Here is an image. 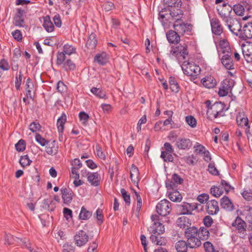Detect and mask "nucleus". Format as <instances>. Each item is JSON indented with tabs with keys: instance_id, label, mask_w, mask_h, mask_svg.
<instances>
[{
	"instance_id": "1",
	"label": "nucleus",
	"mask_w": 252,
	"mask_h": 252,
	"mask_svg": "<svg viewBox=\"0 0 252 252\" xmlns=\"http://www.w3.org/2000/svg\"><path fill=\"white\" fill-rule=\"evenodd\" d=\"M198 233V228L194 226L185 231V237L190 249H196L201 246L202 243L199 239Z\"/></svg>"
},
{
	"instance_id": "2",
	"label": "nucleus",
	"mask_w": 252,
	"mask_h": 252,
	"mask_svg": "<svg viewBox=\"0 0 252 252\" xmlns=\"http://www.w3.org/2000/svg\"><path fill=\"white\" fill-rule=\"evenodd\" d=\"M205 104L208 108L206 114L208 119L212 120L224 116V106L221 102H216L211 105V101L207 100L205 101Z\"/></svg>"
},
{
	"instance_id": "3",
	"label": "nucleus",
	"mask_w": 252,
	"mask_h": 252,
	"mask_svg": "<svg viewBox=\"0 0 252 252\" xmlns=\"http://www.w3.org/2000/svg\"><path fill=\"white\" fill-rule=\"evenodd\" d=\"M181 67L184 73L189 76H195L200 71V68L198 65L188 61H184Z\"/></svg>"
},
{
	"instance_id": "4",
	"label": "nucleus",
	"mask_w": 252,
	"mask_h": 252,
	"mask_svg": "<svg viewBox=\"0 0 252 252\" xmlns=\"http://www.w3.org/2000/svg\"><path fill=\"white\" fill-rule=\"evenodd\" d=\"M171 209V203L167 199L161 200L156 206L157 213L161 216H166L169 215Z\"/></svg>"
},
{
	"instance_id": "5",
	"label": "nucleus",
	"mask_w": 252,
	"mask_h": 252,
	"mask_svg": "<svg viewBox=\"0 0 252 252\" xmlns=\"http://www.w3.org/2000/svg\"><path fill=\"white\" fill-rule=\"evenodd\" d=\"M217 10L219 15L224 22L232 17L231 13L232 7L226 2H223L221 5H219L217 7Z\"/></svg>"
},
{
	"instance_id": "6",
	"label": "nucleus",
	"mask_w": 252,
	"mask_h": 252,
	"mask_svg": "<svg viewBox=\"0 0 252 252\" xmlns=\"http://www.w3.org/2000/svg\"><path fill=\"white\" fill-rule=\"evenodd\" d=\"M230 31L236 36L239 37L242 26L240 21L236 18L231 17L224 22Z\"/></svg>"
},
{
	"instance_id": "7",
	"label": "nucleus",
	"mask_w": 252,
	"mask_h": 252,
	"mask_svg": "<svg viewBox=\"0 0 252 252\" xmlns=\"http://www.w3.org/2000/svg\"><path fill=\"white\" fill-rule=\"evenodd\" d=\"M182 10L181 9H177V11H175V10L172 11L171 9H167L166 8H164L159 12V19H165L166 20H168L170 19V17L176 18L178 15L182 14Z\"/></svg>"
},
{
	"instance_id": "8",
	"label": "nucleus",
	"mask_w": 252,
	"mask_h": 252,
	"mask_svg": "<svg viewBox=\"0 0 252 252\" xmlns=\"http://www.w3.org/2000/svg\"><path fill=\"white\" fill-rule=\"evenodd\" d=\"M170 52L171 54L176 57L180 55L183 60H186L189 55L188 46L186 44L183 45L180 44L177 47H172Z\"/></svg>"
},
{
	"instance_id": "9",
	"label": "nucleus",
	"mask_w": 252,
	"mask_h": 252,
	"mask_svg": "<svg viewBox=\"0 0 252 252\" xmlns=\"http://www.w3.org/2000/svg\"><path fill=\"white\" fill-rule=\"evenodd\" d=\"M241 40H246L252 38V23L248 22L246 24L240 31L239 37Z\"/></svg>"
},
{
	"instance_id": "10",
	"label": "nucleus",
	"mask_w": 252,
	"mask_h": 252,
	"mask_svg": "<svg viewBox=\"0 0 252 252\" xmlns=\"http://www.w3.org/2000/svg\"><path fill=\"white\" fill-rule=\"evenodd\" d=\"M74 239L75 244L78 247L85 245L89 240V236L85 231L79 230L74 236Z\"/></svg>"
},
{
	"instance_id": "11",
	"label": "nucleus",
	"mask_w": 252,
	"mask_h": 252,
	"mask_svg": "<svg viewBox=\"0 0 252 252\" xmlns=\"http://www.w3.org/2000/svg\"><path fill=\"white\" fill-rule=\"evenodd\" d=\"M198 204L196 203H189L184 202L179 208L180 214L182 215H191L192 212L197 209Z\"/></svg>"
},
{
	"instance_id": "12",
	"label": "nucleus",
	"mask_w": 252,
	"mask_h": 252,
	"mask_svg": "<svg viewBox=\"0 0 252 252\" xmlns=\"http://www.w3.org/2000/svg\"><path fill=\"white\" fill-rule=\"evenodd\" d=\"M242 49L244 57L248 63L252 62V42H246L243 44Z\"/></svg>"
},
{
	"instance_id": "13",
	"label": "nucleus",
	"mask_w": 252,
	"mask_h": 252,
	"mask_svg": "<svg viewBox=\"0 0 252 252\" xmlns=\"http://www.w3.org/2000/svg\"><path fill=\"white\" fill-rule=\"evenodd\" d=\"M210 24L212 33L216 35H220L223 32V28L220 21L217 18L210 20Z\"/></svg>"
},
{
	"instance_id": "14",
	"label": "nucleus",
	"mask_w": 252,
	"mask_h": 252,
	"mask_svg": "<svg viewBox=\"0 0 252 252\" xmlns=\"http://www.w3.org/2000/svg\"><path fill=\"white\" fill-rule=\"evenodd\" d=\"M206 210L209 215L217 214L220 210L218 201L214 199L208 201L206 204Z\"/></svg>"
},
{
	"instance_id": "15",
	"label": "nucleus",
	"mask_w": 252,
	"mask_h": 252,
	"mask_svg": "<svg viewBox=\"0 0 252 252\" xmlns=\"http://www.w3.org/2000/svg\"><path fill=\"white\" fill-rule=\"evenodd\" d=\"M192 145V142L189 138H178L176 142V146L179 149H189Z\"/></svg>"
},
{
	"instance_id": "16",
	"label": "nucleus",
	"mask_w": 252,
	"mask_h": 252,
	"mask_svg": "<svg viewBox=\"0 0 252 252\" xmlns=\"http://www.w3.org/2000/svg\"><path fill=\"white\" fill-rule=\"evenodd\" d=\"M232 226L234 227L238 232L244 233L246 231V223L239 216L237 217L232 223Z\"/></svg>"
},
{
	"instance_id": "17",
	"label": "nucleus",
	"mask_w": 252,
	"mask_h": 252,
	"mask_svg": "<svg viewBox=\"0 0 252 252\" xmlns=\"http://www.w3.org/2000/svg\"><path fill=\"white\" fill-rule=\"evenodd\" d=\"M230 82V81L227 79H225L221 82V87L220 88L219 91L220 96H224L228 94L229 91L232 88Z\"/></svg>"
},
{
	"instance_id": "18",
	"label": "nucleus",
	"mask_w": 252,
	"mask_h": 252,
	"mask_svg": "<svg viewBox=\"0 0 252 252\" xmlns=\"http://www.w3.org/2000/svg\"><path fill=\"white\" fill-rule=\"evenodd\" d=\"M61 192L62 195V199L64 203L68 204L72 200L73 192L70 189L62 188Z\"/></svg>"
},
{
	"instance_id": "19",
	"label": "nucleus",
	"mask_w": 252,
	"mask_h": 252,
	"mask_svg": "<svg viewBox=\"0 0 252 252\" xmlns=\"http://www.w3.org/2000/svg\"><path fill=\"white\" fill-rule=\"evenodd\" d=\"M220 206L226 211L231 212L234 209L233 203L226 196H224L220 199Z\"/></svg>"
},
{
	"instance_id": "20",
	"label": "nucleus",
	"mask_w": 252,
	"mask_h": 252,
	"mask_svg": "<svg viewBox=\"0 0 252 252\" xmlns=\"http://www.w3.org/2000/svg\"><path fill=\"white\" fill-rule=\"evenodd\" d=\"M236 122L238 126H247L246 132L247 133L250 130V126L249 125V120L243 113H239L236 117Z\"/></svg>"
},
{
	"instance_id": "21",
	"label": "nucleus",
	"mask_w": 252,
	"mask_h": 252,
	"mask_svg": "<svg viewBox=\"0 0 252 252\" xmlns=\"http://www.w3.org/2000/svg\"><path fill=\"white\" fill-rule=\"evenodd\" d=\"M202 85L207 88H213L217 85V81L213 76H206L203 78L201 81Z\"/></svg>"
},
{
	"instance_id": "22",
	"label": "nucleus",
	"mask_w": 252,
	"mask_h": 252,
	"mask_svg": "<svg viewBox=\"0 0 252 252\" xmlns=\"http://www.w3.org/2000/svg\"><path fill=\"white\" fill-rule=\"evenodd\" d=\"M168 41L172 44H178L180 41L179 35L173 30H169L166 34Z\"/></svg>"
},
{
	"instance_id": "23",
	"label": "nucleus",
	"mask_w": 252,
	"mask_h": 252,
	"mask_svg": "<svg viewBox=\"0 0 252 252\" xmlns=\"http://www.w3.org/2000/svg\"><path fill=\"white\" fill-rule=\"evenodd\" d=\"M177 225L181 228L186 229L191 227V220L187 217H181L179 218L177 220Z\"/></svg>"
},
{
	"instance_id": "24",
	"label": "nucleus",
	"mask_w": 252,
	"mask_h": 252,
	"mask_svg": "<svg viewBox=\"0 0 252 252\" xmlns=\"http://www.w3.org/2000/svg\"><path fill=\"white\" fill-rule=\"evenodd\" d=\"M221 60L222 64L226 69L231 70L234 68L233 61L231 58V53L223 55Z\"/></svg>"
},
{
	"instance_id": "25",
	"label": "nucleus",
	"mask_w": 252,
	"mask_h": 252,
	"mask_svg": "<svg viewBox=\"0 0 252 252\" xmlns=\"http://www.w3.org/2000/svg\"><path fill=\"white\" fill-rule=\"evenodd\" d=\"M152 234L159 235L163 234L165 231L164 225L160 222H155L151 227Z\"/></svg>"
},
{
	"instance_id": "26",
	"label": "nucleus",
	"mask_w": 252,
	"mask_h": 252,
	"mask_svg": "<svg viewBox=\"0 0 252 252\" xmlns=\"http://www.w3.org/2000/svg\"><path fill=\"white\" fill-rule=\"evenodd\" d=\"M100 179V176L97 172L91 173L87 178L91 185L94 187L99 185Z\"/></svg>"
},
{
	"instance_id": "27",
	"label": "nucleus",
	"mask_w": 252,
	"mask_h": 252,
	"mask_svg": "<svg viewBox=\"0 0 252 252\" xmlns=\"http://www.w3.org/2000/svg\"><path fill=\"white\" fill-rule=\"evenodd\" d=\"M139 172L138 168L134 165L132 164L130 170V178L134 184L138 186Z\"/></svg>"
},
{
	"instance_id": "28",
	"label": "nucleus",
	"mask_w": 252,
	"mask_h": 252,
	"mask_svg": "<svg viewBox=\"0 0 252 252\" xmlns=\"http://www.w3.org/2000/svg\"><path fill=\"white\" fill-rule=\"evenodd\" d=\"M46 152L48 155H56L58 151V145L57 142L56 140H53L50 143H49L46 145Z\"/></svg>"
},
{
	"instance_id": "29",
	"label": "nucleus",
	"mask_w": 252,
	"mask_h": 252,
	"mask_svg": "<svg viewBox=\"0 0 252 252\" xmlns=\"http://www.w3.org/2000/svg\"><path fill=\"white\" fill-rule=\"evenodd\" d=\"M173 28L174 31L179 35V34H184V33L187 31V26L184 22L180 23L179 21H176L174 24Z\"/></svg>"
},
{
	"instance_id": "30",
	"label": "nucleus",
	"mask_w": 252,
	"mask_h": 252,
	"mask_svg": "<svg viewBox=\"0 0 252 252\" xmlns=\"http://www.w3.org/2000/svg\"><path fill=\"white\" fill-rule=\"evenodd\" d=\"M163 2L164 5L168 7L176 8L175 11L180 9V8L182 5L181 0H163Z\"/></svg>"
},
{
	"instance_id": "31",
	"label": "nucleus",
	"mask_w": 252,
	"mask_h": 252,
	"mask_svg": "<svg viewBox=\"0 0 252 252\" xmlns=\"http://www.w3.org/2000/svg\"><path fill=\"white\" fill-rule=\"evenodd\" d=\"M151 241L157 245L163 246L167 243V240L165 237L160 236V235L151 234L150 236Z\"/></svg>"
},
{
	"instance_id": "32",
	"label": "nucleus",
	"mask_w": 252,
	"mask_h": 252,
	"mask_svg": "<svg viewBox=\"0 0 252 252\" xmlns=\"http://www.w3.org/2000/svg\"><path fill=\"white\" fill-rule=\"evenodd\" d=\"M175 248L178 252H188L190 247L187 241L179 240L176 243Z\"/></svg>"
},
{
	"instance_id": "33",
	"label": "nucleus",
	"mask_w": 252,
	"mask_h": 252,
	"mask_svg": "<svg viewBox=\"0 0 252 252\" xmlns=\"http://www.w3.org/2000/svg\"><path fill=\"white\" fill-rule=\"evenodd\" d=\"M97 43L96 35L94 33H92L88 37L86 42V46L90 49H94Z\"/></svg>"
},
{
	"instance_id": "34",
	"label": "nucleus",
	"mask_w": 252,
	"mask_h": 252,
	"mask_svg": "<svg viewBox=\"0 0 252 252\" xmlns=\"http://www.w3.org/2000/svg\"><path fill=\"white\" fill-rule=\"evenodd\" d=\"M44 22L43 24V26L45 29V30L48 32H52L54 30V26L51 21V19L49 16L47 15L45 17H43Z\"/></svg>"
},
{
	"instance_id": "35",
	"label": "nucleus",
	"mask_w": 252,
	"mask_h": 252,
	"mask_svg": "<svg viewBox=\"0 0 252 252\" xmlns=\"http://www.w3.org/2000/svg\"><path fill=\"white\" fill-rule=\"evenodd\" d=\"M219 46L223 54H230V47L229 42L226 39H223L220 41Z\"/></svg>"
},
{
	"instance_id": "36",
	"label": "nucleus",
	"mask_w": 252,
	"mask_h": 252,
	"mask_svg": "<svg viewBox=\"0 0 252 252\" xmlns=\"http://www.w3.org/2000/svg\"><path fill=\"white\" fill-rule=\"evenodd\" d=\"M42 208L50 212L53 211L56 208V203L53 200L48 199L43 201Z\"/></svg>"
},
{
	"instance_id": "37",
	"label": "nucleus",
	"mask_w": 252,
	"mask_h": 252,
	"mask_svg": "<svg viewBox=\"0 0 252 252\" xmlns=\"http://www.w3.org/2000/svg\"><path fill=\"white\" fill-rule=\"evenodd\" d=\"M198 232H199L198 235L200 241L201 240H206L209 238L210 232L207 228L201 227L199 229H198Z\"/></svg>"
},
{
	"instance_id": "38",
	"label": "nucleus",
	"mask_w": 252,
	"mask_h": 252,
	"mask_svg": "<svg viewBox=\"0 0 252 252\" xmlns=\"http://www.w3.org/2000/svg\"><path fill=\"white\" fill-rule=\"evenodd\" d=\"M66 120V117L64 113H63L61 116L57 120V127L60 133H62L64 129V124Z\"/></svg>"
},
{
	"instance_id": "39",
	"label": "nucleus",
	"mask_w": 252,
	"mask_h": 252,
	"mask_svg": "<svg viewBox=\"0 0 252 252\" xmlns=\"http://www.w3.org/2000/svg\"><path fill=\"white\" fill-rule=\"evenodd\" d=\"M168 196L170 200L173 202H180L182 199V195L177 190L169 192Z\"/></svg>"
},
{
	"instance_id": "40",
	"label": "nucleus",
	"mask_w": 252,
	"mask_h": 252,
	"mask_svg": "<svg viewBox=\"0 0 252 252\" xmlns=\"http://www.w3.org/2000/svg\"><path fill=\"white\" fill-rule=\"evenodd\" d=\"M92 215V213L88 211L84 206L82 207L79 218L80 220H88Z\"/></svg>"
},
{
	"instance_id": "41",
	"label": "nucleus",
	"mask_w": 252,
	"mask_h": 252,
	"mask_svg": "<svg viewBox=\"0 0 252 252\" xmlns=\"http://www.w3.org/2000/svg\"><path fill=\"white\" fill-rule=\"evenodd\" d=\"M91 92L99 98H106L105 92L101 89L93 87L91 90Z\"/></svg>"
},
{
	"instance_id": "42",
	"label": "nucleus",
	"mask_w": 252,
	"mask_h": 252,
	"mask_svg": "<svg viewBox=\"0 0 252 252\" xmlns=\"http://www.w3.org/2000/svg\"><path fill=\"white\" fill-rule=\"evenodd\" d=\"M63 64V68L67 71L68 70H74L76 68L75 64L70 59H67Z\"/></svg>"
},
{
	"instance_id": "43",
	"label": "nucleus",
	"mask_w": 252,
	"mask_h": 252,
	"mask_svg": "<svg viewBox=\"0 0 252 252\" xmlns=\"http://www.w3.org/2000/svg\"><path fill=\"white\" fill-rule=\"evenodd\" d=\"M210 191L211 193L214 196H215L216 197H219L223 193V190H222L220 185L219 187L214 186L212 187L211 188Z\"/></svg>"
},
{
	"instance_id": "44",
	"label": "nucleus",
	"mask_w": 252,
	"mask_h": 252,
	"mask_svg": "<svg viewBox=\"0 0 252 252\" xmlns=\"http://www.w3.org/2000/svg\"><path fill=\"white\" fill-rule=\"evenodd\" d=\"M32 162V161L28 155L21 156L19 160V163L23 167L29 166Z\"/></svg>"
},
{
	"instance_id": "45",
	"label": "nucleus",
	"mask_w": 252,
	"mask_h": 252,
	"mask_svg": "<svg viewBox=\"0 0 252 252\" xmlns=\"http://www.w3.org/2000/svg\"><path fill=\"white\" fill-rule=\"evenodd\" d=\"M94 61L101 65H104L107 63L106 55L103 54H97L94 57Z\"/></svg>"
},
{
	"instance_id": "46",
	"label": "nucleus",
	"mask_w": 252,
	"mask_h": 252,
	"mask_svg": "<svg viewBox=\"0 0 252 252\" xmlns=\"http://www.w3.org/2000/svg\"><path fill=\"white\" fill-rule=\"evenodd\" d=\"M232 10H233L236 15L239 16H242L245 11L244 6L240 4L234 5L232 7Z\"/></svg>"
},
{
	"instance_id": "47",
	"label": "nucleus",
	"mask_w": 252,
	"mask_h": 252,
	"mask_svg": "<svg viewBox=\"0 0 252 252\" xmlns=\"http://www.w3.org/2000/svg\"><path fill=\"white\" fill-rule=\"evenodd\" d=\"M160 158H162L165 162H173L174 160V158L172 154L163 151L161 152Z\"/></svg>"
},
{
	"instance_id": "48",
	"label": "nucleus",
	"mask_w": 252,
	"mask_h": 252,
	"mask_svg": "<svg viewBox=\"0 0 252 252\" xmlns=\"http://www.w3.org/2000/svg\"><path fill=\"white\" fill-rule=\"evenodd\" d=\"M121 193L124 200L126 204L129 206L130 204V196L125 189H121Z\"/></svg>"
},
{
	"instance_id": "49",
	"label": "nucleus",
	"mask_w": 252,
	"mask_h": 252,
	"mask_svg": "<svg viewBox=\"0 0 252 252\" xmlns=\"http://www.w3.org/2000/svg\"><path fill=\"white\" fill-rule=\"evenodd\" d=\"M79 118L80 121L82 122V124L84 126H86L88 124L89 116L85 112L82 111L79 113Z\"/></svg>"
},
{
	"instance_id": "50",
	"label": "nucleus",
	"mask_w": 252,
	"mask_h": 252,
	"mask_svg": "<svg viewBox=\"0 0 252 252\" xmlns=\"http://www.w3.org/2000/svg\"><path fill=\"white\" fill-rule=\"evenodd\" d=\"M17 151L23 152L26 149L25 141L22 139H20L15 145Z\"/></svg>"
},
{
	"instance_id": "51",
	"label": "nucleus",
	"mask_w": 252,
	"mask_h": 252,
	"mask_svg": "<svg viewBox=\"0 0 252 252\" xmlns=\"http://www.w3.org/2000/svg\"><path fill=\"white\" fill-rule=\"evenodd\" d=\"M186 122L191 127H195L197 125V122L194 117L191 115L186 117Z\"/></svg>"
},
{
	"instance_id": "52",
	"label": "nucleus",
	"mask_w": 252,
	"mask_h": 252,
	"mask_svg": "<svg viewBox=\"0 0 252 252\" xmlns=\"http://www.w3.org/2000/svg\"><path fill=\"white\" fill-rule=\"evenodd\" d=\"M35 140L38 142L41 146H44L47 145L49 141L46 140L45 138H43L40 134L36 133L35 134Z\"/></svg>"
},
{
	"instance_id": "53",
	"label": "nucleus",
	"mask_w": 252,
	"mask_h": 252,
	"mask_svg": "<svg viewBox=\"0 0 252 252\" xmlns=\"http://www.w3.org/2000/svg\"><path fill=\"white\" fill-rule=\"evenodd\" d=\"M96 218L97 219V224H101L103 222V215L102 209L98 208L95 212Z\"/></svg>"
},
{
	"instance_id": "54",
	"label": "nucleus",
	"mask_w": 252,
	"mask_h": 252,
	"mask_svg": "<svg viewBox=\"0 0 252 252\" xmlns=\"http://www.w3.org/2000/svg\"><path fill=\"white\" fill-rule=\"evenodd\" d=\"M63 52H64L65 53V54L70 55L72 53H75L76 48L73 47L71 45L66 44L63 46Z\"/></svg>"
},
{
	"instance_id": "55",
	"label": "nucleus",
	"mask_w": 252,
	"mask_h": 252,
	"mask_svg": "<svg viewBox=\"0 0 252 252\" xmlns=\"http://www.w3.org/2000/svg\"><path fill=\"white\" fill-rule=\"evenodd\" d=\"M205 252H215L214 245L209 241L205 242L203 244Z\"/></svg>"
},
{
	"instance_id": "56",
	"label": "nucleus",
	"mask_w": 252,
	"mask_h": 252,
	"mask_svg": "<svg viewBox=\"0 0 252 252\" xmlns=\"http://www.w3.org/2000/svg\"><path fill=\"white\" fill-rule=\"evenodd\" d=\"M22 77L23 74L21 71H19L18 75L17 74V73L16 74V81L15 82V85L17 90L20 89V86L21 85Z\"/></svg>"
},
{
	"instance_id": "57",
	"label": "nucleus",
	"mask_w": 252,
	"mask_h": 252,
	"mask_svg": "<svg viewBox=\"0 0 252 252\" xmlns=\"http://www.w3.org/2000/svg\"><path fill=\"white\" fill-rule=\"evenodd\" d=\"M65 53L63 52H58L57 55V59L56 63L58 65H60L64 63L65 59Z\"/></svg>"
},
{
	"instance_id": "58",
	"label": "nucleus",
	"mask_w": 252,
	"mask_h": 252,
	"mask_svg": "<svg viewBox=\"0 0 252 252\" xmlns=\"http://www.w3.org/2000/svg\"><path fill=\"white\" fill-rule=\"evenodd\" d=\"M220 186L222 189H224L226 194L228 193L231 189H232V187L230 186V185L224 180H221Z\"/></svg>"
},
{
	"instance_id": "59",
	"label": "nucleus",
	"mask_w": 252,
	"mask_h": 252,
	"mask_svg": "<svg viewBox=\"0 0 252 252\" xmlns=\"http://www.w3.org/2000/svg\"><path fill=\"white\" fill-rule=\"evenodd\" d=\"M209 172L213 175H219V171L215 166L214 163H210L208 165Z\"/></svg>"
},
{
	"instance_id": "60",
	"label": "nucleus",
	"mask_w": 252,
	"mask_h": 252,
	"mask_svg": "<svg viewBox=\"0 0 252 252\" xmlns=\"http://www.w3.org/2000/svg\"><path fill=\"white\" fill-rule=\"evenodd\" d=\"M41 126L38 123L33 122L30 126V130L33 132L40 130Z\"/></svg>"
},
{
	"instance_id": "61",
	"label": "nucleus",
	"mask_w": 252,
	"mask_h": 252,
	"mask_svg": "<svg viewBox=\"0 0 252 252\" xmlns=\"http://www.w3.org/2000/svg\"><path fill=\"white\" fill-rule=\"evenodd\" d=\"M0 68L5 71L9 69L10 66L8 62L6 60L2 59L0 61Z\"/></svg>"
},
{
	"instance_id": "62",
	"label": "nucleus",
	"mask_w": 252,
	"mask_h": 252,
	"mask_svg": "<svg viewBox=\"0 0 252 252\" xmlns=\"http://www.w3.org/2000/svg\"><path fill=\"white\" fill-rule=\"evenodd\" d=\"M213 222L212 218L210 216H207L203 219V223L207 227H210Z\"/></svg>"
},
{
	"instance_id": "63",
	"label": "nucleus",
	"mask_w": 252,
	"mask_h": 252,
	"mask_svg": "<svg viewBox=\"0 0 252 252\" xmlns=\"http://www.w3.org/2000/svg\"><path fill=\"white\" fill-rule=\"evenodd\" d=\"M96 152L97 156H98V158L103 159H104L105 158V155L103 152L101 147L98 145H97L96 146Z\"/></svg>"
},
{
	"instance_id": "64",
	"label": "nucleus",
	"mask_w": 252,
	"mask_h": 252,
	"mask_svg": "<svg viewBox=\"0 0 252 252\" xmlns=\"http://www.w3.org/2000/svg\"><path fill=\"white\" fill-rule=\"evenodd\" d=\"M12 34L14 38L18 41H19L22 39V35L20 30H15V31L12 32Z\"/></svg>"
}]
</instances>
